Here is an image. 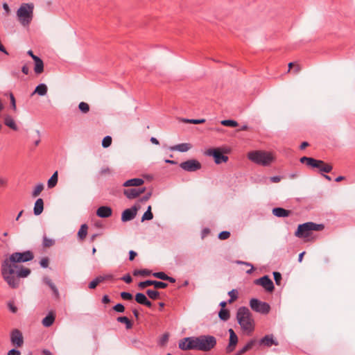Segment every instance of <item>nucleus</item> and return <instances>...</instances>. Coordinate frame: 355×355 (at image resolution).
Returning <instances> with one entry per match:
<instances>
[{"mask_svg":"<svg viewBox=\"0 0 355 355\" xmlns=\"http://www.w3.org/2000/svg\"><path fill=\"white\" fill-rule=\"evenodd\" d=\"M1 271L3 279L12 288L19 286V278H25L31 274L29 268L19 266L15 262H10L9 258L2 262Z\"/></svg>","mask_w":355,"mask_h":355,"instance_id":"f257e3e1","label":"nucleus"},{"mask_svg":"<svg viewBox=\"0 0 355 355\" xmlns=\"http://www.w3.org/2000/svg\"><path fill=\"white\" fill-rule=\"evenodd\" d=\"M236 319L243 331L251 334L254 329V322L250 310L245 306L240 307L236 313Z\"/></svg>","mask_w":355,"mask_h":355,"instance_id":"f03ea898","label":"nucleus"},{"mask_svg":"<svg viewBox=\"0 0 355 355\" xmlns=\"http://www.w3.org/2000/svg\"><path fill=\"white\" fill-rule=\"evenodd\" d=\"M248 158L252 162L261 166H269L274 160L272 155L264 150L251 151L248 153Z\"/></svg>","mask_w":355,"mask_h":355,"instance_id":"7ed1b4c3","label":"nucleus"},{"mask_svg":"<svg viewBox=\"0 0 355 355\" xmlns=\"http://www.w3.org/2000/svg\"><path fill=\"white\" fill-rule=\"evenodd\" d=\"M324 228L323 224L307 222L298 225L295 235L298 238H306L311 235L312 231H321Z\"/></svg>","mask_w":355,"mask_h":355,"instance_id":"20e7f679","label":"nucleus"},{"mask_svg":"<svg viewBox=\"0 0 355 355\" xmlns=\"http://www.w3.org/2000/svg\"><path fill=\"white\" fill-rule=\"evenodd\" d=\"M33 3H22L17 10V15L19 21L23 26H28L31 22L33 17Z\"/></svg>","mask_w":355,"mask_h":355,"instance_id":"39448f33","label":"nucleus"},{"mask_svg":"<svg viewBox=\"0 0 355 355\" xmlns=\"http://www.w3.org/2000/svg\"><path fill=\"white\" fill-rule=\"evenodd\" d=\"M300 162L306 164L313 168H318L320 172L329 173L332 171V166L330 164L325 163L322 160L316 159L313 157H302L300 158Z\"/></svg>","mask_w":355,"mask_h":355,"instance_id":"423d86ee","label":"nucleus"},{"mask_svg":"<svg viewBox=\"0 0 355 355\" xmlns=\"http://www.w3.org/2000/svg\"><path fill=\"white\" fill-rule=\"evenodd\" d=\"M198 351L209 352L216 345V339L210 335H201L198 336Z\"/></svg>","mask_w":355,"mask_h":355,"instance_id":"0eeeda50","label":"nucleus"},{"mask_svg":"<svg viewBox=\"0 0 355 355\" xmlns=\"http://www.w3.org/2000/svg\"><path fill=\"white\" fill-rule=\"evenodd\" d=\"M198 336L186 337L178 343V347L184 351L198 350Z\"/></svg>","mask_w":355,"mask_h":355,"instance_id":"6e6552de","label":"nucleus"},{"mask_svg":"<svg viewBox=\"0 0 355 355\" xmlns=\"http://www.w3.org/2000/svg\"><path fill=\"white\" fill-rule=\"evenodd\" d=\"M34 258V254L31 250H26L22 252H14L9 257L10 262L24 263L31 261Z\"/></svg>","mask_w":355,"mask_h":355,"instance_id":"1a4fd4ad","label":"nucleus"},{"mask_svg":"<svg viewBox=\"0 0 355 355\" xmlns=\"http://www.w3.org/2000/svg\"><path fill=\"white\" fill-rule=\"evenodd\" d=\"M250 306L254 311L263 315L268 314L270 311V306L268 303L256 298H252L250 300Z\"/></svg>","mask_w":355,"mask_h":355,"instance_id":"9d476101","label":"nucleus"},{"mask_svg":"<svg viewBox=\"0 0 355 355\" xmlns=\"http://www.w3.org/2000/svg\"><path fill=\"white\" fill-rule=\"evenodd\" d=\"M207 155L212 156L216 164L227 162L228 160V157L225 155L220 148H209L207 151Z\"/></svg>","mask_w":355,"mask_h":355,"instance_id":"9b49d317","label":"nucleus"},{"mask_svg":"<svg viewBox=\"0 0 355 355\" xmlns=\"http://www.w3.org/2000/svg\"><path fill=\"white\" fill-rule=\"evenodd\" d=\"M180 166L186 171L193 172L201 168V164L196 159H189L182 162Z\"/></svg>","mask_w":355,"mask_h":355,"instance_id":"f8f14e48","label":"nucleus"},{"mask_svg":"<svg viewBox=\"0 0 355 355\" xmlns=\"http://www.w3.org/2000/svg\"><path fill=\"white\" fill-rule=\"evenodd\" d=\"M254 284L257 285H261L268 292H272L275 288L273 282L267 275H264L259 279H255Z\"/></svg>","mask_w":355,"mask_h":355,"instance_id":"ddd939ff","label":"nucleus"},{"mask_svg":"<svg viewBox=\"0 0 355 355\" xmlns=\"http://www.w3.org/2000/svg\"><path fill=\"white\" fill-rule=\"evenodd\" d=\"M10 341L12 345L17 347H19L23 345L24 338L21 332L19 329H15L11 331Z\"/></svg>","mask_w":355,"mask_h":355,"instance_id":"4468645a","label":"nucleus"},{"mask_svg":"<svg viewBox=\"0 0 355 355\" xmlns=\"http://www.w3.org/2000/svg\"><path fill=\"white\" fill-rule=\"evenodd\" d=\"M138 207L135 205L130 209H125L121 214V220L123 222L130 221L134 219L137 215Z\"/></svg>","mask_w":355,"mask_h":355,"instance_id":"2eb2a0df","label":"nucleus"},{"mask_svg":"<svg viewBox=\"0 0 355 355\" xmlns=\"http://www.w3.org/2000/svg\"><path fill=\"white\" fill-rule=\"evenodd\" d=\"M146 191V188H131V189H124L123 194L128 198V199H135L139 196L141 193H144Z\"/></svg>","mask_w":355,"mask_h":355,"instance_id":"dca6fc26","label":"nucleus"},{"mask_svg":"<svg viewBox=\"0 0 355 355\" xmlns=\"http://www.w3.org/2000/svg\"><path fill=\"white\" fill-rule=\"evenodd\" d=\"M230 334V342L228 346L226 347V352L227 354L232 352L238 343V336L232 329L228 330Z\"/></svg>","mask_w":355,"mask_h":355,"instance_id":"f3484780","label":"nucleus"},{"mask_svg":"<svg viewBox=\"0 0 355 355\" xmlns=\"http://www.w3.org/2000/svg\"><path fill=\"white\" fill-rule=\"evenodd\" d=\"M259 344L269 347L272 345L277 346L279 343L276 339L274 338L272 334H268L260 339Z\"/></svg>","mask_w":355,"mask_h":355,"instance_id":"a211bd4d","label":"nucleus"},{"mask_svg":"<svg viewBox=\"0 0 355 355\" xmlns=\"http://www.w3.org/2000/svg\"><path fill=\"white\" fill-rule=\"evenodd\" d=\"M112 209L107 206H101L96 210V215L100 218H108L112 216Z\"/></svg>","mask_w":355,"mask_h":355,"instance_id":"6ab92c4d","label":"nucleus"},{"mask_svg":"<svg viewBox=\"0 0 355 355\" xmlns=\"http://www.w3.org/2000/svg\"><path fill=\"white\" fill-rule=\"evenodd\" d=\"M135 301L141 304L145 305L148 308H150L152 306V303L150 301H149L146 296L141 293H138L135 295Z\"/></svg>","mask_w":355,"mask_h":355,"instance_id":"aec40b11","label":"nucleus"},{"mask_svg":"<svg viewBox=\"0 0 355 355\" xmlns=\"http://www.w3.org/2000/svg\"><path fill=\"white\" fill-rule=\"evenodd\" d=\"M55 319V313L53 311H50L47 314V315L44 318H43V320L42 321V324L45 327H49L53 324Z\"/></svg>","mask_w":355,"mask_h":355,"instance_id":"412c9836","label":"nucleus"},{"mask_svg":"<svg viewBox=\"0 0 355 355\" xmlns=\"http://www.w3.org/2000/svg\"><path fill=\"white\" fill-rule=\"evenodd\" d=\"M35 62L34 71L36 74H40L44 71V62L42 60L39 58H33Z\"/></svg>","mask_w":355,"mask_h":355,"instance_id":"4be33fe9","label":"nucleus"},{"mask_svg":"<svg viewBox=\"0 0 355 355\" xmlns=\"http://www.w3.org/2000/svg\"><path fill=\"white\" fill-rule=\"evenodd\" d=\"M144 180L141 178H132L125 181L123 186L125 187H139L144 184Z\"/></svg>","mask_w":355,"mask_h":355,"instance_id":"5701e85b","label":"nucleus"},{"mask_svg":"<svg viewBox=\"0 0 355 355\" xmlns=\"http://www.w3.org/2000/svg\"><path fill=\"white\" fill-rule=\"evenodd\" d=\"M44 209V201L42 198H38L35 203L33 212L35 216L41 214Z\"/></svg>","mask_w":355,"mask_h":355,"instance_id":"b1692460","label":"nucleus"},{"mask_svg":"<svg viewBox=\"0 0 355 355\" xmlns=\"http://www.w3.org/2000/svg\"><path fill=\"white\" fill-rule=\"evenodd\" d=\"M190 148L191 145L187 143H182L170 147V150L172 151L177 150L182 153L188 151Z\"/></svg>","mask_w":355,"mask_h":355,"instance_id":"393cba45","label":"nucleus"},{"mask_svg":"<svg viewBox=\"0 0 355 355\" xmlns=\"http://www.w3.org/2000/svg\"><path fill=\"white\" fill-rule=\"evenodd\" d=\"M291 211L282 207H275L272 209V214L277 217H287Z\"/></svg>","mask_w":355,"mask_h":355,"instance_id":"a878e982","label":"nucleus"},{"mask_svg":"<svg viewBox=\"0 0 355 355\" xmlns=\"http://www.w3.org/2000/svg\"><path fill=\"white\" fill-rule=\"evenodd\" d=\"M3 122L4 124L6 126L9 127L10 129L15 131H17L18 130V127L12 116L9 115L6 116L4 117Z\"/></svg>","mask_w":355,"mask_h":355,"instance_id":"bb28decb","label":"nucleus"},{"mask_svg":"<svg viewBox=\"0 0 355 355\" xmlns=\"http://www.w3.org/2000/svg\"><path fill=\"white\" fill-rule=\"evenodd\" d=\"M47 90V86L44 83H40L36 87L34 93H37L39 96H44Z\"/></svg>","mask_w":355,"mask_h":355,"instance_id":"cd10ccee","label":"nucleus"},{"mask_svg":"<svg viewBox=\"0 0 355 355\" xmlns=\"http://www.w3.org/2000/svg\"><path fill=\"white\" fill-rule=\"evenodd\" d=\"M255 343H256V340H254V339H251L250 340H249L246 343V345L240 349V354H243L248 350L251 349Z\"/></svg>","mask_w":355,"mask_h":355,"instance_id":"c85d7f7f","label":"nucleus"},{"mask_svg":"<svg viewBox=\"0 0 355 355\" xmlns=\"http://www.w3.org/2000/svg\"><path fill=\"white\" fill-rule=\"evenodd\" d=\"M55 243V241L54 239L48 238L46 236V235L43 236L42 246L44 248H50V247L54 245Z\"/></svg>","mask_w":355,"mask_h":355,"instance_id":"c756f323","label":"nucleus"},{"mask_svg":"<svg viewBox=\"0 0 355 355\" xmlns=\"http://www.w3.org/2000/svg\"><path fill=\"white\" fill-rule=\"evenodd\" d=\"M218 317L220 320L227 321L230 317L229 310L227 309H220L218 313Z\"/></svg>","mask_w":355,"mask_h":355,"instance_id":"7c9ffc66","label":"nucleus"},{"mask_svg":"<svg viewBox=\"0 0 355 355\" xmlns=\"http://www.w3.org/2000/svg\"><path fill=\"white\" fill-rule=\"evenodd\" d=\"M87 230L88 227L86 224H83L80 226V228L79 229L78 232V236L81 240H83L86 237L87 234Z\"/></svg>","mask_w":355,"mask_h":355,"instance_id":"2f4dec72","label":"nucleus"},{"mask_svg":"<svg viewBox=\"0 0 355 355\" xmlns=\"http://www.w3.org/2000/svg\"><path fill=\"white\" fill-rule=\"evenodd\" d=\"M116 320L118 322L121 323H124L125 324L126 329H131L132 327V323L126 316L118 317Z\"/></svg>","mask_w":355,"mask_h":355,"instance_id":"473e14b6","label":"nucleus"},{"mask_svg":"<svg viewBox=\"0 0 355 355\" xmlns=\"http://www.w3.org/2000/svg\"><path fill=\"white\" fill-rule=\"evenodd\" d=\"M58 182V171H55L48 180L47 185L49 188L54 187Z\"/></svg>","mask_w":355,"mask_h":355,"instance_id":"72a5a7b5","label":"nucleus"},{"mask_svg":"<svg viewBox=\"0 0 355 355\" xmlns=\"http://www.w3.org/2000/svg\"><path fill=\"white\" fill-rule=\"evenodd\" d=\"M153 218V214L151 211V206L149 205L147 210L145 211L141 218V221L150 220Z\"/></svg>","mask_w":355,"mask_h":355,"instance_id":"f704fd0d","label":"nucleus"},{"mask_svg":"<svg viewBox=\"0 0 355 355\" xmlns=\"http://www.w3.org/2000/svg\"><path fill=\"white\" fill-rule=\"evenodd\" d=\"M152 275L151 271L148 269H142V270H135L133 271V275H143V276H149Z\"/></svg>","mask_w":355,"mask_h":355,"instance_id":"c9c22d12","label":"nucleus"},{"mask_svg":"<svg viewBox=\"0 0 355 355\" xmlns=\"http://www.w3.org/2000/svg\"><path fill=\"white\" fill-rule=\"evenodd\" d=\"M146 294L152 300H157L159 297V293L155 290L148 289L146 291Z\"/></svg>","mask_w":355,"mask_h":355,"instance_id":"e433bc0d","label":"nucleus"},{"mask_svg":"<svg viewBox=\"0 0 355 355\" xmlns=\"http://www.w3.org/2000/svg\"><path fill=\"white\" fill-rule=\"evenodd\" d=\"M43 189H44V186L42 184L40 183V184H37L33 191V193H32L33 197L35 198L37 196H39L40 193L43 190Z\"/></svg>","mask_w":355,"mask_h":355,"instance_id":"4c0bfd02","label":"nucleus"},{"mask_svg":"<svg viewBox=\"0 0 355 355\" xmlns=\"http://www.w3.org/2000/svg\"><path fill=\"white\" fill-rule=\"evenodd\" d=\"M221 124L228 127H236L238 125V123L232 119L223 120L221 121Z\"/></svg>","mask_w":355,"mask_h":355,"instance_id":"58836bf2","label":"nucleus"},{"mask_svg":"<svg viewBox=\"0 0 355 355\" xmlns=\"http://www.w3.org/2000/svg\"><path fill=\"white\" fill-rule=\"evenodd\" d=\"M78 108L83 113H87L89 111V105L85 102H80Z\"/></svg>","mask_w":355,"mask_h":355,"instance_id":"ea45409f","label":"nucleus"},{"mask_svg":"<svg viewBox=\"0 0 355 355\" xmlns=\"http://www.w3.org/2000/svg\"><path fill=\"white\" fill-rule=\"evenodd\" d=\"M112 137L110 136H105L102 141V146L103 148H108L112 144Z\"/></svg>","mask_w":355,"mask_h":355,"instance_id":"a19ab883","label":"nucleus"},{"mask_svg":"<svg viewBox=\"0 0 355 355\" xmlns=\"http://www.w3.org/2000/svg\"><path fill=\"white\" fill-rule=\"evenodd\" d=\"M155 288L159 289V288H165L167 287L168 284L163 282L156 281L153 280V284Z\"/></svg>","mask_w":355,"mask_h":355,"instance_id":"79ce46f5","label":"nucleus"},{"mask_svg":"<svg viewBox=\"0 0 355 355\" xmlns=\"http://www.w3.org/2000/svg\"><path fill=\"white\" fill-rule=\"evenodd\" d=\"M228 295L230 297V300H228V302L229 303H232L234 301H235L237 297H238V295H237V291L234 289L230 291L229 293H228Z\"/></svg>","mask_w":355,"mask_h":355,"instance_id":"37998d69","label":"nucleus"},{"mask_svg":"<svg viewBox=\"0 0 355 355\" xmlns=\"http://www.w3.org/2000/svg\"><path fill=\"white\" fill-rule=\"evenodd\" d=\"M153 280L148 279V280H146L144 282H139L138 284V286L141 289H144V288H146L147 286H153Z\"/></svg>","mask_w":355,"mask_h":355,"instance_id":"c03bdc74","label":"nucleus"},{"mask_svg":"<svg viewBox=\"0 0 355 355\" xmlns=\"http://www.w3.org/2000/svg\"><path fill=\"white\" fill-rule=\"evenodd\" d=\"M273 277L275 282V284L278 286L281 284L282 281V275L279 272H273Z\"/></svg>","mask_w":355,"mask_h":355,"instance_id":"a18cd8bd","label":"nucleus"},{"mask_svg":"<svg viewBox=\"0 0 355 355\" xmlns=\"http://www.w3.org/2000/svg\"><path fill=\"white\" fill-rule=\"evenodd\" d=\"M152 275L153 277L160 279L162 280H165L167 275L164 272H156L152 273Z\"/></svg>","mask_w":355,"mask_h":355,"instance_id":"49530a36","label":"nucleus"},{"mask_svg":"<svg viewBox=\"0 0 355 355\" xmlns=\"http://www.w3.org/2000/svg\"><path fill=\"white\" fill-rule=\"evenodd\" d=\"M112 309L118 313H123L125 311V307L123 304L119 303L112 307Z\"/></svg>","mask_w":355,"mask_h":355,"instance_id":"de8ad7c7","label":"nucleus"},{"mask_svg":"<svg viewBox=\"0 0 355 355\" xmlns=\"http://www.w3.org/2000/svg\"><path fill=\"white\" fill-rule=\"evenodd\" d=\"M230 236V232L228 231H223L219 233L218 239L220 240L227 239Z\"/></svg>","mask_w":355,"mask_h":355,"instance_id":"09e8293b","label":"nucleus"},{"mask_svg":"<svg viewBox=\"0 0 355 355\" xmlns=\"http://www.w3.org/2000/svg\"><path fill=\"white\" fill-rule=\"evenodd\" d=\"M9 96H10V100L11 107L12 108V110L14 111H16L17 107H16L15 98V96H14V95H13V94L12 92H10L9 94Z\"/></svg>","mask_w":355,"mask_h":355,"instance_id":"8fccbe9b","label":"nucleus"},{"mask_svg":"<svg viewBox=\"0 0 355 355\" xmlns=\"http://www.w3.org/2000/svg\"><path fill=\"white\" fill-rule=\"evenodd\" d=\"M120 295L124 300H131L132 299V295L128 292H121Z\"/></svg>","mask_w":355,"mask_h":355,"instance_id":"3c124183","label":"nucleus"},{"mask_svg":"<svg viewBox=\"0 0 355 355\" xmlns=\"http://www.w3.org/2000/svg\"><path fill=\"white\" fill-rule=\"evenodd\" d=\"M168 340V334H164L162 335V336L160 338L159 344L162 346L164 345Z\"/></svg>","mask_w":355,"mask_h":355,"instance_id":"603ef678","label":"nucleus"},{"mask_svg":"<svg viewBox=\"0 0 355 355\" xmlns=\"http://www.w3.org/2000/svg\"><path fill=\"white\" fill-rule=\"evenodd\" d=\"M40 266L46 268L49 266V259L47 257L42 258L40 261Z\"/></svg>","mask_w":355,"mask_h":355,"instance_id":"864d4df0","label":"nucleus"},{"mask_svg":"<svg viewBox=\"0 0 355 355\" xmlns=\"http://www.w3.org/2000/svg\"><path fill=\"white\" fill-rule=\"evenodd\" d=\"M187 122L190 123H193V124H200V123H203L205 122V119H188L187 120Z\"/></svg>","mask_w":355,"mask_h":355,"instance_id":"5fc2aeb1","label":"nucleus"},{"mask_svg":"<svg viewBox=\"0 0 355 355\" xmlns=\"http://www.w3.org/2000/svg\"><path fill=\"white\" fill-rule=\"evenodd\" d=\"M121 280L124 281L125 283L127 284H130L132 282V279L131 277V276L129 275V274H127L124 276H123L121 278Z\"/></svg>","mask_w":355,"mask_h":355,"instance_id":"6e6d98bb","label":"nucleus"},{"mask_svg":"<svg viewBox=\"0 0 355 355\" xmlns=\"http://www.w3.org/2000/svg\"><path fill=\"white\" fill-rule=\"evenodd\" d=\"M98 284V282L94 278L92 282H89L88 287L90 289H94V288H95L97 286Z\"/></svg>","mask_w":355,"mask_h":355,"instance_id":"4d7b16f0","label":"nucleus"},{"mask_svg":"<svg viewBox=\"0 0 355 355\" xmlns=\"http://www.w3.org/2000/svg\"><path fill=\"white\" fill-rule=\"evenodd\" d=\"M8 308L10 309V311L12 312V313H16L17 311V308L14 305V304L12 302H8Z\"/></svg>","mask_w":355,"mask_h":355,"instance_id":"13d9d810","label":"nucleus"},{"mask_svg":"<svg viewBox=\"0 0 355 355\" xmlns=\"http://www.w3.org/2000/svg\"><path fill=\"white\" fill-rule=\"evenodd\" d=\"M8 355H21V352L18 349H12L8 351Z\"/></svg>","mask_w":355,"mask_h":355,"instance_id":"bf43d9fd","label":"nucleus"},{"mask_svg":"<svg viewBox=\"0 0 355 355\" xmlns=\"http://www.w3.org/2000/svg\"><path fill=\"white\" fill-rule=\"evenodd\" d=\"M281 179H282V178L280 176L275 175V176H272V177L270 178V181L272 182L277 183V182H280Z\"/></svg>","mask_w":355,"mask_h":355,"instance_id":"052dcab7","label":"nucleus"},{"mask_svg":"<svg viewBox=\"0 0 355 355\" xmlns=\"http://www.w3.org/2000/svg\"><path fill=\"white\" fill-rule=\"evenodd\" d=\"M110 297L107 295H105L103 296V298H102V302L103 304H108L110 302Z\"/></svg>","mask_w":355,"mask_h":355,"instance_id":"680f3d73","label":"nucleus"},{"mask_svg":"<svg viewBox=\"0 0 355 355\" xmlns=\"http://www.w3.org/2000/svg\"><path fill=\"white\" fill-rule=\"evenodd\" d=\"M137 256V252L133 251V250H130L129 252V260L130 261H132L134 260V259L135 258V257Z\"/></svg>","mask_w":355,"mask_h":355,"instance_id":"e2e57ef3","label":"nucleus"},{"mask_svg":"<svg viewBox=\"0 0 355 355\" xmlns=\"http://www.w3.org/2000/svg\"><path fill=\"white\" fill-rule=\"evenodd\" d=\"M50 288L52 290V291L53 292L54 295L56 297H58V295H59L58 290L56 288V286H55V284H53V286H50Z\"/></svg>","mask_w":355,"mask_h":355,"instance_id":"0e129e2a","label":"nucleus"},{"mask_svg":"<svg viewBox=\"0 0 355 355\" xmlns=\"http://www.w3.org/2000/svg\"><path fill=\"white\" fill-rule=\"evenodd\" d=\"M50 288L52 290V291L53 292L54 295L56 297H58V295H59L58 290L56 288V286H55V284H53V286H50Z\"/></svg>","mask_w":355,"mask_h":355,"instance_id":"69168bd1","label":"nucleus"},{"mask_svg":"<svg viewBox=\"0 0 355 355\" xmlns=\"http://www.w3.org/2000/svg\"><path fill=\"white\" fill-rule=\"evenodd\" d=\"M50 288L52 290V291L53 292L54 295L56 297H58V295H59L58 290L56 288V286H55V284H53V286H50Z\"/></svg>","mask_w":355,"mask_h":355,"instance_id":"338daca9","label":"nucleus"},{"mask_svg":"<svg viewBox=\"0 0 355 355\" xmlns=\"http://www.w3.org/2000/svg\"><path fill=\"white\" fill-rule=\"evenodd\" d=\"M21 71L23 73L28 75L29 73V69L26 65H24L21 68Z\"/></svg>","mask_w":355,"mask_h":355,"instance_id":"774afa93","label":"nucleus"}]
</instances>
